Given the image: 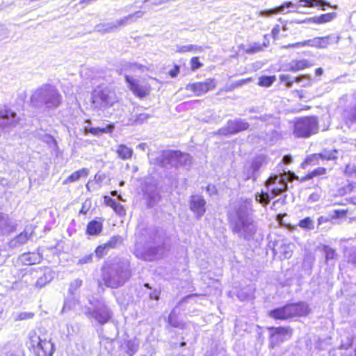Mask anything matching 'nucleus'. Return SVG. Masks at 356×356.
<instances>
[{
    "mask_svg": "<svg viewBox=\"0 0 356 356\" xmlns=\"http://www.w3.org/2000/svg\"><path fill=\"white\" fill-rule=\"evenodd\" d=\"M251 211L252 200L246 199L238 202L232 218L233 232L245 239L251 238L257 231V226L250 216Z\"/></svg>",
    "mask_w": 356,
    "mask_h": 356,
    "instance_id": "f257e3e1",
    "label": "nucleus"
},
{
    "mask_svg": "<svg viewBox=\"0 0 356 356\" xmlns=\"http://www.w3.org/2000/svg\"><path fill=\"white\" fill-rule=\"evenodd\" d=\"M30 102L35 108L55 109L61 104L62 96L55 86L44 84L32 92Z\"/></svg>",
    "mask_w": 356,
    "mask_h": 356,
    "instance_id": "f03ea898",
    "label": "nucleus"
},
{
    "mask_svg": "<svg viewBox=\"0 0 356 356\" xmlns=\"http://www.w3.org/2000/svg\"><path fill=\"white\" fill-rule=\"evenodd\" d=\"M102 270L104 284L112 289L123 285L129 276V272L118 265L105 264Z\"/></svg>",
    "mask_w": 356,
    "mask_h": 356,
    "instance_id": "7ed1b4c3",
    "label": "nucleus"
},
{
    "mask_svg": "<svg viewBox=\"0 0 356 356\" xmlns=\"http://www.w3.org/2000/svg\"><path fill=\"white\" fill-rule=\"evenodd\" d=\"M286 175H274L270 177L266 181V186L268 192L270 193L271 198L275 197L276 195L282 193L287 188V183L285 180ZM256 201L266 205L270 202V195L268 193H262L261 194H257Z\"/></svg>",
    "mask_w": 356,
    "mask_h": 356,
    "instance_id": "20e7f679",
    "label": "nucleus"
},
{
    "mask_svg": "<svg viewBox=\"0 0 356 356\" xmlns=\"http://www.w3.org/2000/svg\"><path fill=\"white\" fill-rule=\"evenodd\" d=\"M118 102L115 91L109 87L95 89L92 94V106L95 110L105 111Z\"/></svg>",
    "mask_w": 356,
    "mask_h": 356,
    "instance_id": "39448f33",
    "label": "nucleus"
},
{
    "mask_svg": "<svg viewBox=\"0 0 356 356\" xmlns=\"http://www.w3.org/2000/svg\"><path fill=\"white\" fill-rule=\"evenodd\" d=\"M318 131V122L315 117L297 119L293 125V134L296 138H309Z\"/></svg>",
    "mask_w": 356,
    "mask_h": 356,
    "instance_id": "423d86ee",
    "label": "nucleus"
},
{
    "mask_svg": "<svg viewBox=\"0 0 356 356\" xmlns=\"http://www.w3.org/2000/svg\"><path fill=\"white\" fill-rule=\"evenodd\" d=\"M31 345L38 356H51L54 351L51 339L47 336L38 335L35 332L29 334Z\"/></svg>",
    "mask_w": 356,
    "mask_h": 356,
    "instance_id": "0eeeda50",
    "label": "nucleus"
},
{
    "mask_svg": "<svg viewBox=\"0 0 356 356\" xmlns=\"http://www.w3.org/2000/svg\"><path fill=\"white\" fill-rule=\"evenodd\" d=\"M19 122L15 111L7 105H0V135L6 128L15 127Z\"/></svg>",
    "mask_w": 356,
    "mask_h": 356,
    "instance_id": "6e6552de",
    "label": "nucleus"
},
{
    "mask_svg": "<svg viewBox=\"0 0 356 356\" xmlns=\"http://www.w3.org/2000/svg\"><path fill=\"white\" fill-rule=\"evenodd\" d=\"M249 124L245 120L238 118L227 122V126L218 130L220 135L234 134L238 132L247 130Z\"/></svg>",
    "mask_w": 356,
    "mask_h": 356,
    "instance_id": "1a4fd4ad",
    "label": "nucleus"
},
{
    "mask_svg": "<svg viewBox=\"0 0 356 356\" xmlns=\"http://www.w3.org/2000/svg\"><path fill=\"white\" fill-rule=\"evenodd\" d=\"M145 12L142 10H138L134 13L129 14L122 18L117 19L116 21L108 23L106 25V31H112L117 29L120 26H126L128 24L136 22L138 19L142 18Z\"/></svg>",
    "mask_w": 356,
    "mask_h": 356,
    "instance_id": "9d476101",
    "label": "nucleus"
},
{
    "mask_svg": "<svg viewBox=\"0 0 356 356\" xmlns=\"http://www.w3.org/2000/svg\"><path fill=\"white\" fill-rule=\"evenodd\" d=\"M339 37L336 38L332 35L325 37H316L313 39L302 41V43L296 44V46H309L316 48H326L331 43H338Z\"/></svg>",
    "mask_w": 356,
    "mask_h": 356,
    "instance_id": "9b49d317",
    "label": "nucleus"
},
{
    "mask_svg": "<svg viewBox=\"0 0 356 356\" xmlns=\"http://www.w3.org/2000/svg\"><path fill=\"white\" fill-rule=\"evenodd\" d=\"M270 332V345L272 347L277 345L278 343L289 339L291 337V330L285 327H270L269 328Z\"/></svg>",
    "mask_w": 356,
    "mask_h": 356,
    "instance_id": "f8f14e48",
    "label": "nucleus"
},
{
    "mask_svg": "<svg viewBox=\"0 0 356 356\" xmlns=\"http://www.w3.org/2000/svg\"><path fill=\"white\" fill-rule=\"evenodd\" d=\"M216 84L214 79H209L204 82H197L189 83L186 86V90L194 92L196 95L200 96L212 90L216 87Z\"/></svg>",
    "mask_w": 356,
    "mask_h": 356,
    "instance_id": "ddd939ff",
    "label": "nucleus"
},
{
    "mask_svg": "<svg viewBox=\"0 0 356 356\" xmlns=\"http://www.w3.org/2000/svg\"><path fill=\"white\" fill-rule=\"evenodd\" d=\"M89 317L94 318L99 324H104L111 318V312L106 305H102L89 312Z\"/></svg>",
    "mask_w": 356,
    "mask_h": 356,
    "instance_id": "4468645a",
    "label": "nucleus"
},
{
    "mask_svg": "<svg viewBox=\"0 0 356 356\" xmlns=\"http://www.w3.org/2000/svg\"><path fill=\"white\" fill-rule=\"evenodd\" d=\"M179 156V151L165 150L162 152L158 163L163 167L178 166Z\"/></svg>",
    "mask_w": 356,
    "mask_h": 356,
    "instance_id": "2eb2a0df",
    "label": "nucleus"
},
{
    "mask_svg": "<svg viewBox=\"0 0 356 356\" xmlns=\"http://www.w3.org/2000/svg\"><path fill=\"white\" fill-rule=\"evenodd\" d=\"M206 202L204 199L200 195H192L190 200V208L196 215L197 218L203 216L206 211Z\"/></svg>",
    "mask_w": 356,
    "mask_h": 356,
    "instance_id": "dca6fc26",
    "label": "nucleus"
},
{
    "mask_svg": "<svg viewBox=\"0 0 356 356\" xmlns=\"http://www.w3.org/2000/svg\"><path fill=\"white\" fill-rule=\"evenodd\" d=\"M126 82L128 83L129 89L133 93L138 97H144L148 94V89L144 86L138 83V81L132 79L131 76H125Z\"/></svg>",
    "mask_w": 356,
    "mask_h": 356,
    "instance_id": "f3484780",
    "label": "nucleus"
},
{
    "mask_svg": "<svg viewBox=\"0 0 356 356\" xmlns=\"http://www.w3.org/2000/svg\"><path fill=\"white\" fill-rule=\"evenodd\" d=\"M291 317L302 316L309 314V306L305 303H298L289 305Z\"/></svg>",
    "mask_w": 356,
    "mask_h": 356,
    "instance_id": "a211bd4d",
    "label": "nucleus"
},
{
    "mask_svg": "<svg viewBox=\"0 0 356 356\" xmlns=\"http://www.w3.org/2000/svg\"><path fill=\"white\" fill-rule=\"evenodd\" d=\"M270 317L275 319H287L291 318V309L289 305L283 307L274 309L270 312Z\"/></svg>",
    "mask_w": 356,
    "mask_h": 356,
    "instance_id": "6ab92c4d",
    "label": "nucleus"
},
{
    "mask_svg": "<svg viewBox=\"0 0 356 356\" xmlns=\"http://www.w3.org/2000/svg\"><path fill=\"white\" fill-rule=\"evenodd\" d=\"M14 229V225L8 215L0 213V235L6 234Z\"/></svg>",
    "mask_w": 356,
    "mask_h": 356,
    "instance_id": "aec40b11",
    "label": "nucleus"
},
{
    "mask_svg": "<svg viewBox=\"0 0 356 356\" xmlns=\"http://www.w3.org/2000/svg\"><path fill=\"white\" fill-rule=\"evenodd\" d=\"M336 17L335 13L323 14L318 17H309L302 21L303 23L324 24L331 22Z\"/></svg>",
    "mask_w": 356,
    "mask_h": 356,
    "instance_id": "412c9836",
    "label": "nucleus"
},
{
    "mask_svg": "<svg viewBox=\"0 0 356 356\" xmlns=\"http://www.w3.org/2000/svg\"><path fill=\"white\" fill-rule=\"evenodd\" d=\"M54 277V271L49 268H44L43 275L40 276L35 282V286L38 288L43 287L47 283L50 282Z\"/></svg>",
    "mask_w": 356,
    "mask_h": 356,
    "instance_id": "4be33fe9",
    "label": "nucleus"
},
{
    "mask_svg": "<svg viewBox=\"0 0 356 356\" xmlns=\"http://www.w3.org/2000/svg\"><path fill=\"white\" fill-rule=\"evenodd\" d=\"M310 66H312V64L307 60H293L289 64V70L292 72H298Z\"/></svg>",
    "mask_w": 356,
    "mask_h": 356,
    "instance_id": "5701e85b",
    "label": "nucleus"
},
{
    "mask_svg": "<svg viewBox=\"0 0 356 356\" xmlns=\"http://www.w3.org/2000/svg\"><path fill=\"white\" fill-rule=\"evenodd\" d=\"M20 260L24 265H33L40 261V256L35 252L24 253L20 257Z\"/></svg>",
    "mask_w": 356,
    "mask_h": 356,
    "instance_id": "b1692460",
    "label": "nucleus"
},
{
    "mask_svg": "<svg viewBox=\"0 0 356 356\" xmlns=\"http://www.w3.org/2000/svg\"><path fill=\"white\" fill-rule=\"evenodd\" d=\"M89 174V170L88 168H82L77 171L74 172L70 175L65 181L64 184H68L78 181L81 177H86Z\"/></svg>",
    "mask_w": 356,
    "mask_h": 356,
    "instance_id": "393cba45",
    "label": "nucleus"
},
{
    "mask_svg": "<svg viewBox=\"0 0 356 356\" xmlns=\"http://www.w3.org/2000/svg\"><path fill=\"white\" fill-rule=\"evenodd\" d=\"M116 153L121 159L127 160L132 156L133 150L125 145H119Z\"/></svg>",
    "mask_w": 356,
    "mask_h": 356,
    "instance_id": "a878e982",
    "label": "nucleus"
},
{
    "mask_svg": "<svg viewBox=\"0 0 356 356\" xmlns=\"http://www.w3.org/2000/svg\"><path fill=\"white\" fill-rule=\"evenodd\" d=\"M102 229V222L97 220H92L90 222L87 226V233L90 235H97L101 232Z\"/></svg>",
    "mask_w": 356,
    "mask_h": 356,
    "instance_id": "bb28decb",
    "label": "nucleus"
},
{
    "mask_svg": "<svg viewBox=\"0 0 356 356\" xmlns=\"http://www.w3.org/2000/svg\"><path fill=\"white\" fill-rule=\"evenodd\" d=\"M203 49L200 46L195 44L179 45L177 47L176 52L186 53L189 51L201 52Z\"/></svg>",
    "mask_w": 356,
    "mask_h": 356,
    "instance_id": "cd10ccee",
    "label": "nucleus"
},
{
    "mask_svg": "<svg viewBox=\"0 0 356 356\" xmlns=\"http://www.w3.org/2000/svg\"><path fill=\"white\" fill-rule=\"evenodd\" d=\"M301 3H303L304 6H321L323 10H325V6H331L329 3L323 0H300Z\"/></svg>",
    "mask_w": 356,
    "mask_h": 356,
    "instance_id": "c85d7f7f",
    "label": "nucleus"
},
{
    "mask_svg": "<svg viewBox=\"0 0 356 356\" xmlns=\"http://www.w3.org/2000/svg\"><path fill=\"white\" fill-rule=\"evenodd\" d=\"M337 154L338 152L336 149H324L319 154V156L323 160L332 161L337 159Z\"/></svg>",
    "mask_w": 356,
    "mask_h": 356,
    "instance_id": "c756f323",
    "label": "nucleus"
},
{
    "mask_svg": "<svg viewBox=\"0 0 356 356\" xmlns=\"http://www.w3.org/2000/svg\"><path fill=\"white\" fill-rule=\"evenodd\" d=\"M85 131L88 133H90L95 136H98L103 133L111 132L113 131V128L110 127H106L105 128H93L90 127L89 125L85 127Z\"/></svg>",
    "mask_w": 356,
    "mask_h": 356,
    "instance_id": "7c9ffc66",
    "label": "nucleus"
},
{
    "mask_svg": "<svg viewBox=\"0 0 356 356\" xmlns=\"http://www.w3.org/2000/svg\"><path fill=\"white\" fill-rule=\"evenodd\" d=\"M343 115L347 124L356 122V108L344 111Z\"/></svg>",
    "mask_w": 356,
    "mask_h": 356,
    "instance_id": "2f4dec72",
    "label": "nucleus"
},
{
    "mask_svg": "<svg viewBox=\"0 0 356 356\" xmlns=\"http://www.w3.org/2000/svg\"><path fill=\"white\" fill-rule=\"evenodd\" d=\"M294 245L293 243L283 244L281 246L280 252L285 259L291 257L293 252Z\"/></svg>",
    "mask_w": 356,
    "mask_h": 356,
    "instance_id": "473e14b6",
    "label": "nucleus"
},
{
    "mask_svg": "<svg viewBox=\"0 0 356 356\" xmlns=\"http://www.w3.org/2000/svg\"><path fill=\"white\" fill-rule=\"evenodd\" d=\"M292 6H293V3L291 2H286V3H284V4H282V6L277 7L275 9L261 12V15H270L271 14L282 13L284 10L285 8H289V7H291Z\"/></svg>",
    "mask_w": 356,
    "mask_h": 356,
    "instance_id": "72a5a7b5",
    "label": "nucleus"
},
{
    "mask_svg": "<svg viewBox=\"0 0 356 356\" xmlns=\"http://www.w3.org/2000/svg\"><path fill=\"white\" fill-rule=\"evenodd\" d=\"M298 225L305 229H314V222L310 217H307L299 221Z\"/></svg>",
    "mask_w": 356,
    "mask_h": 356,
    "instance_id": "f704fd0d",
    "label": "nucleus"
},
{
    "mask_svg": "<svg viewBox=\"0 0 356 356\" xmlns=\"http://www.w3.org/2000/svg\"><path fill=\"white\" fill-rule=\"evenodd\" d=\"M276 80L275 76H261L259 81V85L261 86L268 87L273 84Z\"/></svg>",
    "mask_w": 356,
    "mask_h": 356,
    "instance_id": "c9c22d12",
    "label": "nucleus"
},
{
    "mask_svg": "<svg viewBox=\"0 0 356 356\" xmlns=\"http://www.w3.org/2000/svg\"><path fill=\"white\" fill-rule=\"evenodd\" d=\"M31 232L28 229H26L24 232H22L15 238V243L19 244L25 243L30 238Z\"/></svg>",
    "mask_w": 356,
    "mask_h": 356,
    "instance_id": "e433bc0d",
    "label": "nucleus"
},
{
    "mask_svg": "<svg viewBox=\"0 0 356 356\" xmlns=\"http://www.w3.org/2000/svg\"><path fill=\"white\" fill-rule=\"evenodd\" d=\"M191 156L188 154H182L181 152H179L178 166H187L191 165Z\"/></svg>",
    "mask_w": 356,
    "mask_h": 356,
    "instance_id": "4c0bfd02",
    "label": "nucleus"
},
{
    "mask_svg": "<svg viewBox=\"0 0 356 356\" xmlns=\"http://www.w3.org/2000/svg\"><path fill=\"white\" fill-rule=\"evenodd\" d=\"M13 317L15 321H19L32 318L33 317V314L24 312L13 314Z\"/></svg>",
    "mask_w": 356,
    "mask_h": 356,
    "instance_id": "58836bf2",
    "label": "nucleus"
},
{
    "mask_svg": "<svg viewBox=\"0 0 356 356\" xmlns=\"http://www.w3.org/2000/svg\"><path fill=\"white\" fill-rule=\"evenodd\" d=\"M265 163V159L264 157H258L257 158L252 164V168L253 170L252 177L254 179V174L259 170V169L263 165V164Z\"/></svg>",
    "mask_w": 356,
    "mask_h": 356,
    "instance_id": "ea45409f",
    "label": "nucleus"
},
{
    "mask_svg": "<svg viewBox=\"0 0 356 356\" xmlns=\"http://www.w3.org/2000/svg\"><path fill=\"white\" fill-rule=\"evenodd\" d=\"M323 250L325 254V259L327 261L336 259L337 253L334 249L330 248L329 246L324 245Z\"/></svg>",
    "mask_w": 356,
    "mask_h": 356,
    "instance_id": "a19ab883",
    "label": "nucleus"
},
{
    "mask_svg": "<svg viewBox=\"0 0 356 356\" xmlns=\"http://www.w3.org/2000/svg\"><path fill=\"white\" fill-rule=\"evenodd\" d=\"M120 243H121L120 237L113 236V237L111 238V239L108 242L105 243L104 244L108 248V249H109V248H115Z\"/></svg>",
    "mask_w": 356,
    "mask_h": 356,
    "instance_id": "79ce46f5",
    "label": "nucleus"
},
{
    "mask_svg": "<svg viewBox=\"0 0 356 356\" xmlns=\"http://www.w3.org/2000/svg\"><path fill=\"white\" fill-rule=\"evenodd\" d=\"M326 169L322 167L317 168L307 175L308 179H312L318 175H323L325 173Z\"/></svg>",
    "mask_w": 356,
    "mask_h": 356,
    "instance_id": "37998d69",
    "label": "nucleus"
},
{
    "mask_svg": "<svg viewBox=\"0 0 356 356\" xmlns=\"http://www.w3.org/2000/svg\"><path fill=\"white\" fill-rule=\"evenodd\" d=\"M263 49L262 46L259 43H254L251 47L245 49V51L248 54H253L255 52L260 51Z\"/></svg>",
    "mask_w": 356,
    "mask_h": 356,
    "instance_id": "c03bdc74",
    "label": "nucleus"
},
{
    "mask_svg": "<svg viewBox=\"0 0 356 356\" xmlns=\"http://www.w3.org/2000/svg\"><path fill=\"white\" fill-rule=\"evenodd\" d=\"M347 260L348 263L356 266V248H353L350 250L347 256Z\"/></svg>",
    "mask_w": 356,
    "mask_h": 356,
    "instance_id": "a18cd8bd",
    "label": "nucleus"
},
{
    "mask_svg": "<svg viewBox=\"0 0 356 356\" xmlns=\"http://www.w3.org/2000/svg\"><path fill=\"white\" fill-rule=\"evenodd\" d=\"M108 248L105 244L101 245L98 246L95 250V254L97 257H102L105 254H106Z\"/></svg>",
    "mask_w": 356,
    "mask_h": 356,
    "instance_id": "49530a36",
    "label": "nucleus"
},
{
    "mask_svg": "<svg viewBox=\"0 0 356 356\" xmlns=\"http://www.w3.org/2000/svg\"><path fill=\"white\" fill-rule=\"evenodd\" d=\"M92 257H93L92 254H89L85 255L79 259L77 264L83 265L86 264H90L92 261Z\"/></svg>",
    "mask_w": 356,
    "mask_h": 356,
    "instance_id": "de8ad7c7",
    "label": "nucleus"
},
{
    "mask_svg": "<svg viewBox=\"0 0 356 356\" xmlns=\"http://www.w3.org/2000/svg\"><path fill=\"white\" fill-rule=\"evenodd\" d=\"M82 284V280L79 279H76L74 281H73L71 284L70 287L69 289L70 291L72 293L74 291H75L76 289H78Z\"/></svg>",
    "mask_w": 356,
    "mask_h": 356,
    "instance_id": "09e8293b",
    "label": "nucleus"
},
{
    "mask_svg": "<svg viewBox=\"0 0 356 356\" xmlns=\"http://www.w3.org/2000/svg\"><path fill=\"white\" fill-rule=\"evenodd\" d=\"M191 70L193 71H195L200 68L202 64L199 61V59L197 57H193L191 60Z\"/></svg>",
    "mask_w": 356,
    "mask_h": 356,
    "instance_id": "8fccbe9b",
    "label": "nucleus"
},
{
    "mask_svg": "<svg viewBox=\"0 0 356 356\" xmlns=\"http://www.w3.org/2000/svg\"><path fill=\"white\" fill-rule=\"evenodd\" d=\"M280 79L282 82L286 83L287 87L291 88L293 81L291 80V77L288 74H282L280 76Z\"/></svg>",
    "mask_w": 356,
    "mask_h": 356,
    "instance_id": "3c124183",
    "label": "nucleus"
},
{
    "mask_svg": "<svg viewBox=\"0 0 356 356\" xmlns=\"http://www.w3.org/2000/svg\"><path fill=\"white\" fill-rule=\"evenodd\" d=\"M113 210L120 216H122L125 214V210L122 205L120 203L117 202L113 208Z\"/></svg>",
    "mask_w": 356,
    "mask_h": 356,
    "instance_id": "603ef678",
    "label": "nucleus"
},
{
    "mask_svg": "<svg viewBox=\"0 0 356 356\" xmlns=\"http://www.w3.org/2000/svg\"><path fill=\"white\" fill-rule=\"evenodd\" d=\"M149 115L147 114V113H140L139 114L136 119L135 120V122L136 123H143L145 121L147 120V119L149 118Z\"/></svg>",
    "mask_w": 356,
    "mask_h": 356,
    "instance_id": "864d4df0",
    "label": "nucleus"
},
{
    "mask_svg": "<svg viewBox=\"0 0 356 356\" xmlns=\"http://www.w3.org/2000/svg\"><path fill=\"white\" fill-rule=\"evenodd\" d=\"M251 81H252L251 78L241 79V80H239V81H236V83H233L232 86H233V88L239 87V86H241L242 85H243V84H245L246 83L250 82Z\"/></svg>",
    "mask_w": 356,
    "mask_h": 356,
    "instance_id": "5fc2aeb1",
    "label": "nucleus"
},
{
    "mask_svg": "<svg viewBox=\"0 0 356 356\" xmlns=\"http://www.w3.org/2000/svg\"><path fill=\"white\" fill-rule=\"evenodd\" d=\"M104 202L106 205L112 207L113 209L114 208L115 204L117 203V202L115 200L108 196H106L104 197Z\"/></svg>",
    "mask_w": 356,
    "mask_h": 356,
    "instance_id": "6e6d98bb",
    "label": "nucleus"
},
{
    "mask_svg": "<svg viewBox=\"0 0 356 356\" xmlns=\"http://www.w3.org/2000/svg\"><path fill=\"white\" fill-rule=\"evenodd\" d=\"M346 216L344 211L334 210L333 214L331 215L332 218H339Z\"/></svg>",
    "mask_w": 356,
    "mask_h": 356,
    "instance_id": "4d7b16f0",
    "label": "nucleus"
},
{
    "mask_svg": "<svg viewBox=\"0 0 356 356\" xmlns=\"http://www.w3.org/2000/svg\"><path fill=\"white\" fill-rule=\"evenodd\" d=\"M179 73V67L178 65H175L174 68L169 71V75L171 77H176Z\"/></svg>",
    "mask_w": 356,
    "mask_h": 356,
    "instance_id": "13d9d810",
    "label": "nucleus"
},
{
    "mask_svg": "<svg viewBox=\"0 0 356 356\" xmlns=\"http://www.w3.org/2000/svg\"><path fill=\"white\" fill-rule=\"evenodd\" d=\"M8 185V181L7 179H6L4 178H0V186L1 187V190L3 192H5Z\"/></svg>",
    "mask_w": 356,
    "mask_h": 356,
    "instance_id": "bf43d9fd",
    "label": "nucleus"
},
{
    "mask_svg": "<svg viewBox=\"0 0 356 356\" xmlns=\"http://www.w3.org/2000/svg\"><path fill=\"white\" fill-rule=\"evenodd\" d=\"M352 343H353L352 339H348V341L347 343H343L341 345V348L348 349V348H350L352 346Z\"/></svg>",
    "mask_w": 356,
    "mask_h": 356,
    "instance_id": "052dcab7",
    "label": "nucleus"
},
{
    "mask_svg": "<svg viewBox=\"0 0 356 356\" xmlns=\"http://www.w3.org/2000/svg\"><path fill=\"white\" fill-rule=\"evenodd\" d=\"M318 199H319V195L317 193H312L309 197V200L312 202L318 201Z\"/></svg>",
    "mask_w": 356,
    "mask_h": 356,
    "instance_id": "680f3d73",
    "label": "nucleus"
},
{
    "mask_svg": "<svg viewBox=\"0 0 356 356\" xmlns=\"http://www.w3.org/2000/svg\"><path fill=\"white\" fill-rule=\"evenodd\" d=\"M272 35L275 38L276 36L279 34L280 33V27L279 26L277 25V26L274 27L272 30Z\"/></svg>",
    "mask_w": 356,
    "mask_h": 356,
    "instance_id": "e2e57ef3",
    "label": "nucleus"
},
{
    "mask_svg": "<svg viewBox=\"0 0 356 356\" xmlns=\"http://www.w3.org/2000/svg\"><path fill=\"white\" fill-rule=\"evenodd\" d=\"M269 45V39H268V35H264V41L263 44H261L262 48L263 47H267Z\"/></svg>",
    "mask_w": 356,
    "mask_h": 356,
    "instance_id": "0e129e2a",
    "label": "nucleus"
},
{
    "mask_svg": "<svg viewBox=\"0 0 356 356\" xmlns=\"http://www.w3.org/2000/svg\"><path fill=\"white\" fill-rule=\"evenodd\" d=\"M282 160H283V161H284V163L288 164V163H290L292 161V158H291V156H287V155H286V156H284L283 157V159H282Z\"/></svg>",
    "mask_w": 356,
    "mask_h": 356,
    "instance_id": "69168bd1",
    "label": "nucleus"
},
{
    "mask_svg": "<svg viewBox=\"0 0 356 356\" xmlns=\"http://www.w3.org/2000/svg\"><path fill=\"white\" fill-rule=\"evenodd\" d=\"M329 220V219L324 216H321L318 219V225H321L322 223L326 222Z\"/></svg>",
    "mask_w": 356,
    "mask_h": 356,
    "instance_id": "338daca9",
    "label": "nucleus"
},
{
    "mask_svg": "<svg viewBox=\"0 0 356 356\" xmlns=\"http://www.w3.org/2000/svg\"><path fill=\"white\" fill-rule=\"evenodd\" d=\"M147 147V145L146 143H140L137 146V148L140 149V150H142V151H145Z\"/></svg>",
    "mask_w": 356,
    "mask_h": 356,
    "instance_id": "774afa93",
    "label": "nucleus"
}]
</instances>
